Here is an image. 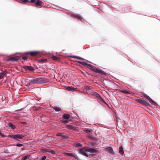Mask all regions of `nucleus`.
I'll return each instance as SVG.
<instances>
[{"label":"nucleus","mask_w":160,"mask_h":160,"mask_svg":"<svg viewBox=\"0 0 160 160\" xmlns=\"http://www.w3.org/2000/svg\"><path fill=\"white\" fill-rule=\"evenodd\" d=\"M98 152V150L95 149L89 148L86 147L80 149L78 151L79 153L88 157H89V156L92 155Z\"/></svg>","instance_id":"f257e3e1"},{"label":"nucleus","mask_w":160,"mask_h":160,"mask_svg":"<svg viewBox=\"0 0 160 160\" xmlns=\"http://www.w3.org/2000/svg\"><path fill=\"white\" fill-rule=\"evenodd\" d=\"M29 82L30 84H33L37 83H46L48 82V81L47 79L39 78L30 80Z\"/></svg>","instance_id":"f03ea898"},{"label":"nucleus","mask_w":160,"mask_h":160,"mask_svg":"<svg viewBox=\"0 0 160 160\" xmlns=\"http://www.w3.org/2000/svg\"><path fill=\"white\" fill-rule=\"evenodd\" d=\"M136 101L139 103L147 106H150V104L145 99H137Z\"/></svg>","instance_id":"7ed1b4c3"},{"label":"nucleus","mask_w":160,"mask_h":160,"mask_svg":"<svg viewBox=\"0 0 160 160\" xmlns=\"http://www.w3.org/2000/svg\"><path fill=\"white\" fill-rule=\"evenodd\" d=\"M90 69L92 71L95 72H96L100 74L101 75H105V72L101 70L100 69H98L96 67H94L92 66L90 68Z\"/></svg>","instance_id":"20e7f679"},{"label":"nucleus","mask_w":160,"mask_h":160,"mask_svg":"<svg viewBox=\"0 0 160 160\" xmlns=\"http://www.w3.org/2000/svg\"><path fill=\"white\" fill-rule=\"evenodd\" d=\"M39 51H32L26 52L24 53V54H29L31 56H34L40 53Z\"/></svg>","instance_id":"39448f33"},{"label":"nucleus","mask_w":160,"mask_h":160,"mask_svg":"<svg viewBox=\"0 0 160 160\" xmlns=\"http://www.w3.org/2000/svg\"><path fill=\"white\" fill-rule=\"evenodd\" d=\"M143 96L145 98L147 99H148L149 102L151 103H154L155 104H157L156 103L154 102L150 97L149 96L147 95L145 93H144L143 95Z\"/></svg>","instance_id":"423d86ee"},{"label":"nucleus","mask_w":160,"mask_h":160,"mask_svg":"<svg viewBox=\"0 0 160 160\" xmlns=\"http://www.w3.org/2000/svg\"><path fill=\"white\" fill-rule=\"evenodd\" d=\"M23 68L26 70H28L30 71H33L34 70L32 67L29 66H24L23 67Z\"/></svg>","instance_id":"0eeeda50"},{"label":"nucleus","mask_w":160,"mask_h":160,"mask_svg":"<svg viewBox=\"0 0 160 160\" xmlns=\"http://www.w3.org/2000/svg\"><path fill=\"white\" fill-rule=\"evenodd\" d=\"M71 16L72 18H76L78 19H80L81 21L82 22V20L83 19L81 17L80 15L78 14H71Z\"/></svg>","instance_id":"6e6552de"},{"label":"nucleus","mask_w":160,"mask_h":160,"mask_svg":"<svg viewBox=\"0 0 160 160\" xmlns=\"http://www.w3.org/2000/svg\"><path fill=\"white\" fill-rule=\"evenodd\" d=\"M24 137V135L22 134H15V140H17L18 139H21Z\"/></svg>","instance_id":"1a4fd4ad"},{"label":"nucleus","mask_w":160,"mask_h":160,"mask_svg":"<svg viewBox=\"0 0 160 160\" xmlns=\"http://www.w3.org/2000/svg\"><path fill=\"white\" fill-rule=\"evenodd\" d=\"M7 73V72L5 70L2 71L1 72H0V79L3 78Z\"/></svg>","instance_id":"9d476101"},{"label":"nucleus","mask_w":160,"mask_h":160,"mask_svg":"<svg viewBox=\"0 0 160 160\" xmlns=\"http://www.w3.org/2000/svg\"><path fill=\"white\" fill-rule=\"evenodd\" d=\"M8 126L11 129H14L16 128V126L11 123H7Z\"/></svg>","instance_id":"9b49d317"},{"label":"nucleus","mask_w":160,"mask_h":160,"mask_svg":"<svg viewBox=\"0 0 160 160\" xmlns=\"http://www.w3.org/2000/svg\"><path fill=\"white\" fill-rule=\"evenodd\" d=\"M35 4L37 6H42L44 4V3L41 1L39 0H38L36 1Z\"/></svg>","instance_id":"f8f14e48"},{"label":"nucleus","mask_w":160,"mask_h":160,"mask_svg":"<svg viewBox=\"0 0 160 160\" xmlns=\"http://www.w3.org/2000/svg\"><path fill=\"white\" fill-rule=\"evenodd\" d=\"M106 150L111 154H113L114 153V152L112 148L111 147H108L106 148Z\"/></svg>","instance_id":"ddd939ff"},{"label":"nucleus","mask_w":160,"mask_h":160,"mask_svg":"<svg viewBox=\"0 0 160 160\" xmlns=\"http://www.w3.org/2000/svg\"><path fill=\"white\" fill-rule=\"evenodd\" d=\"M67 128L71 129L73 130H76L78 128L77 127L73 126L72 125H67Z\"/></svg>","instance_id":"4468645a"},{"label":"nucleus","mask_w":160,"mask_h":160,"mask_svg":"<svg viewBox=\"0 0 160 160\" xmlns=\"http://www.w3.org/2000/svg\"><path fill=\"white\" fill-rule=\"evenodd\" d=\"M73 146L77 148H80L82 146V144L80 143L75 142L73 144Z\"/></svg>","instance_id":"2eb2a0df"},{"label":"nucleus","mask_w":160,"mask_h":160,"mask_svg":"<svg viewBox=\"0 0 160 160\" xmlns=\"http://www.w3.org/2000/svg\"><path fill=\"white\" fill-rule=\"evenodd\" d=\"M45 150L44 152L46 153H49L52 154L55 153V152L52 150L46 149Z\"/></svg>","instance_id":"dca6fc26"},{"label":"nucleus","mask_w":160,"mask_h":160,"mask_svg":"<svg viewBox=\"0 0 160 160\" xmlns=\"http://www.w3.org/2000/svg\"><path fill=\"white\" fill-rule=\"evenodd\" d=\"M18 59L17 58H9L7 59L6 61L7 62H9L10 61H12L13 60L17 62L18 61Z\"/></svg>","instance_id":"f3484780"},{"label":"nucleus","mask_w":160,"mask_h":160,"mask_svg":"<svg viewBox=\"0 0 160 160\" xmlns=\"http://www.w3.org/2000/svg\"><path fill=\"white\" fill-rule=\"evenodd\" d=\"M70 115L69 114L65 113L64 114L63 116H62V118H64V119H69L70 118Z\"/></svg>","instance_id":"a211bd4d"},{"label":"nucleus","mask_w":160,"mask_h":160,"mask_svg":"<svg viewBox=\"0 0 160 160\" xmlns=\"http://www.w3.org/2000/svg\"><path fill=\"white\" fill-rule=\"evenodd\" d=\"M119 152L121 155H123L124 154L123 148L122 146L120 147L119 149Z\"/></svg>","instance_id":"6ab92c4d"},{"label":"nucleus","mask_w":160,"mask_h":160,"mask_svg":"<svg viewBox=\"0 0 160 160\" xmlns=\"http://www.w3.org/2000/svg\"><path fill=\"white\" fill-rule=\"evenodd\" d=\"M72 57L73 58H76V59H79V60H85L83 58H82L80 57L76 56H72Z\"/></svg>","instance_id":"aec40b11"},{"label":"nucleus","mask_w":160,"mask_h":160,"mask_svg":"<svg viewBox=\"0 0 160 160\" xmlns=\"http://www.w3.org/2000/svg\"><path fill=\"white\" fill-rule=\"evenodd\" d=\"M68 89L69 91H73L75 90V88L73 87H68L67 88Z\"/></svg>","instance_id":"412c9836"},{"label":"nucleus","mask_w":160,"mask_h":160,"mask_svg":"<svg viewBox=\"0 0 160 160\" xmlns=\"http://www.w3.org/2000/svg\"><path fill=\"white\" fill-rule=\"evenodd\" d=\"M121 92H122L126 93L127 94H129L130 93V92L129 91H128V90L126 89H123L121 90Z\"/></svg>","instance_id":"4be33fe9"},{"label":"nucleus","mask_w":160,"mask_h":160,"mask_svg":"<svg viewBox=\"0 0 160 160\" xmlns=\"http://www.w3.org/2000/svg\"><path fill=\"white\" fill-rule=\"evenodd\" d=\"M52 60H58L59 61L60 60V59L58 58L57 57L55 56H53L52 57Z\"/></svg>","instance_id":"5701e85b"},{"label":"nucleus","mask_w":160,"mask_h":160,"mask_svg":"<svg viewBox=\"0 0 160 160\" xmlns=\"http://www.w3.org/2000/svg\"><path fill=\"white\" fill-rule=\"evenodd\" d=\"M66 155L68 156H71V157H75V154H73V153H66Z\"/></svg>","instance_id":"b1692460"},{"label":"nucleus","mask_w":160,"mask_h":160,"mask_svg":"<svg viewBox=\"0 0 160 160\" xmlns=\"http://www.w3.org/2000/svg\"><path fill=\"white\" fill-rule=\"evenodd\" d=\"M53 109L56 112H59L60 111V109L58 107H53Z\"/></svg>","instance_id":"393cba45"},{"label":"nucleus","mask_w":160,"mask_h":160,"mask_svg":"<svg viewBox=\"0 0 160 160\" xmlns=\"http://www.w3.org/2000/svg\"><path fill=\"white\" fill-rule=\"evenodd\" d=\"M93 94L94 96H95L97 98L100 96V95L99 94H98V93L95 92H94Z\"/></svg>","instance_id":"a878e982"},{"label":"nucleus","mask_w":160,"mask_h":160,"mask_svg":"<svg viewBox=\"0 0 160 160\" xmlns=\"http://www.w3.org/2000/svg\"><path fill=\"white\" fill-rule=\"evenodd\" d=\"M78 63H79V64H81L82 65H86L87 64V63L85 62H81V61H78Z\"/></svg>","instance_id":"bb28decb"},{"label":"nucleus","mask_w":160,"mask_h":160,"mask_svg":"<svg viewBox=\"0 0 160 160\" xmlns=\"http://www.w3.org/2000/svg\"><path fill=\"white\" fill-rule=\"evenodd\" d=\"M47 61V59H41L40 60V62L41 63H44L45 62H46Z\"/></svg>","instance_id":"cd10ccee"},{"label":"nucleus","mask_w":160,"mask_h":160,"mask_svg":"<svg viewBox=\"0 0 160 160\" xmlns=\"http://www.w3.org/2000/svg\"><path fill=\"white\" fill-rule=\"evenodd\" d=\"M84 131L87 133H89L92 132L91 130L87 129H85Z\"/></svg>","instance_id":"c85d7f7f"},{"label":"nucleus","mask_w":160,"mask_h":160,"mask_svg":"<svg viewBox=\"0 0 160 160\" xmlns=\"http://www.w3.org/2000/svg\"><path fill=\"white\" fill-rule=\"evenodd\" d=\"M69 138V137L67 135L62 136V140L63 139H67Z\"/></svg>","instance_id":"c756f323"},{"label":"nucleus","mask_w":160,"mask_h":160,"mask_svg":"<svg viewBox=\"0 0 160 160\" xmlns=\"http://www.w3.org/2000/svg\"><path fill=\"white\" fill-rule=\"evenodd\" d=\"M8 136L10 138H12L15 140V134L14 135L9 134L8 135Z\"/></svg>","instance_id":"7c9ffc66"},{"label":"nucleus","mask_w":160,"mask_h":160,"mask_svg":"<svg viewBox=\"0 0 160 160\" xmlns=\"http://www.w3.org/2000/svg\"><path fill=\"white\" fill-rule=\"evenodd\" d=\"M0 136L2 138H5L7 137V136L3 134L0 132Z\"/></svg>","instance_id":"2f4dec72"},{"label":"nucleus","mask_w":160,"mask_h":160,"mask_svg":"<svg viewBox=\"0 0 160 160\" xmlns=\"http://www.w3.org/2000/svg\"><path fill=\"white\" fill-rule=\"evenodd\" d=\"M29 155H26L22 158L21 159L22 160H25L26 159L29 158Z\"/></svg>","instance_id":"473e14b6"},{"label":"nucleus","mask_w":160,"mask_h":160,"mask_svg":"<svg viewBox=\"0 0 160 160\" xmlns=\"http://www.w3.org/2000/svg\"><path fill=\"white\" fill-rule=\"evenodd\" d=\"M68 122H69V121L68 120H62V123H63L66 124V123H68Z\"/></svg>","instance_id":"72a5a7b5"},{"label":"nucleus","mask_w":160,"mask_h":160,"mask_svg":"<svg viewBox=\"0 0 160 160\" xmlns=\"http://www.w3.org/2000/svg\"><path fill=\"white\" fill-rule=\"evenodd\" d=\"M46 158V156H43L42 157H41L39 160H45Z\"/></svg>","instance_id":"f704fd0d"},{"label":"nucleus","mask_w":160,"mask_h":160,"mask_svg":"<svg viewBox=\"0 0 160 160\" xmlns=\"http://www.w3.org/2000/svg\"><path fill=\"white\" fill-rule=\"evenodd\" d=\"M85 88L87 90H88L90 89V87L89 86H86L85 87Z\"/></svg>","instance_id":"c9c22d12"},{"label":"nucleus","mask_w":160,"mask_h":160,"mask_svg":"<svg viewBox=\"0 0 160 160\" xmlns=\"http://www.w3.org/2000/svg\"><path fill=\"white\" fill-rule=\"evenodd\" d=\"M18 147H20L23 146V144L21 143H17L16 145Z\"/></svg>","instance_id":"e433bc0d"},{"label":"nucleus","mask_w":160,"mask_h":160,"mask_svg":"<svg viewBox=\"0 0 160 160\" xmlns=\"http://www.w3.org/2000/svg\"><path fill=\"white\" fill-rule=\"evenodd\" d=\"M29 2V0H23L21 2V3L23 4L26 2Z\"/></svg>","instance_id":"4c0bfd02"},{"label":"nucleus","mask_w":160,"mask_h":160,"mask_svg":"<svg viewBox=\"0 0 160 160\" xmlns=\"http://www.w3.org/2000/svg\"><path fill=\"white\" fill-rule=\"evenodd\" d=\"M63 134V133H58L57 134V136H62Z\"/></svg>","instance_id":"58836bf2"},{"label":"nucleus","mask_w":160,"mask_h":160,"mask_svg":"<svg viewBox=\"0 0 160 160\" xmlns=\"http://www.w3.org/2000/svg\"><path fill=\"white\" fill-rule=\"evenodd\" d=\"M29 2H32V3H35L36 2V1L35 0H30L29 1Z\"/></svg>","instance_id":"ea45409f"},{"label":"nucleus","mask_w":160,"mask_h":160,"mask_svg":"<svg viewBox=\"0 0 160 160\" xmlns=\"http://www.w3.org/2000/svg\"><path fill=\"white\" fill-rule=\"evenodd\" d=\"M98 99H100L101 101H102L103 99L102 98H101V97L100 96V95L99 97L98 98Z\"/></svg>","instance_id":"a19ab883"},{"label":"nucleus","mask_w":160,"mask_h":160,"mask_svg":"<svg viewBox=\"0 0 160 160\" xmlns=\"http://www.w3.org/2000/svg\"><path fill=\"white\" fill-rule=\"evenodd\" d=\"M22 59L24 60H26L27 58L26 57H23L22 58Z\"/></svg>","instance_id":"79ce46f5"},{"label":"nucleus","mask_w":160,"mask_h":160,"mask_svg":"<svg viewBox=\"0 0 160 160\" xmlns=\"http://www.w3.org/2000/svg\"><path fill=\"white\" fill-rule=\"evenodd\" d=\"M82 73H83V74L85 76H86L87 75H88V73L87 72H82Z\"/></svg>","instance_id":"37998d69"},{"label":"nucleus","mask_w":160,"mask_h":160,"mask_svg":"<svg viewBox=\"0 0 160 160\" xmlns=\"http://www.w3.org/2000/svg\"><path fill=\"white\" fill-rule=\"evenodd\" d=\"M5 152L6 153H9V151H8V149L5 150Z\"/></svg>","instance_id":"c03bdc74"},{"label":"nucleus","mask_w":160,"mask_h":160,"mask_svg":"<svg viewBox=\"0 0 160 160\" xmlns=\"http://www.w3.org/2000/svg\"><path fill=\"white\" fill-rule=\"evenodd\" d=\"M21 123L22 124H24V125H27V123L26 122H22Z\"/></svg>","instance_id":"a18cd8bd"},{"label":"nucleus","mask_w":160,"mask_h":160,"mask_svg":"<svg viewBox=\"0 0 160 160\" xmlns=\"http://www.w3.org/2000/svg\"><path fill=\"white\" fill-rule=\"evenodd\" d=\"M86 65L90 67V68H91L92 66V65L89 64H88V63H87Z\"/></svg>","instance_id":"49530a36"},{"label":"nucleus","mask_w":160,"mask_h":160,"mask_svg":"<svg viewBox=\"0 0 160 160\" xmlns=\"http://www.w3.org/2000/svg\"><path fill=\"white\" fill-rule=\"evenodd\" d=\"M98 138H93L92 139V140H98Z\"/></svg>","instance_id":"de8ad7c7"},{"label":"nucleus","mask_w":160,"mask_h":160,"mask_svg":"<svg viewBox=\"0 0 160 160\" xmlns=\"http://www.w3.org/2000/svg\"><path fill=\"white\" fill-rule=\"evenodd\" d=\"M105 104H107V103L106 101H104L103 100L102 101Z\"/></svg>","instance_id":"09e8293b"},{"label":"nucleus","mask_w":160,"mask_h":160,"mask_svg":"<svg viewBox=\"0 0 160 160\" xmlns=\"http://www.w3.org/2000/svg\"><path fill=\"white\" fill-rule=\"evenodd\" d=\"M93 138H94L93 137V136L91 137L90 139L92 140Z\"/></svg>","instance_id":"8fccbe9b"},{"label":"nucleus","mask_w":160,"mask_h":160,"mask_svg":"<svg viewBox=\"0 0 160 160\" xmlns=\"http://www.w3.org/2000/svg\"><path fill=\"white\" fill-rule=\"evenodd\" d=\"M17 141H19V142H20V140H18L17 139Z\"/></svg>","instance_id":"3c124183"}]
</instances>
